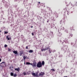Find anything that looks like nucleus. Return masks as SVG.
Returning <instances> with one entry per match:
<instances>
[{
	"instance_id": "obj_14",
	"label": "nucleus",
	"mask_w": 77,
	"mask_h": 77,
	"mask_svg": "<svg viewBox=\"0 0 77 77\" xmlns=\"http://www.w3.org/2000/svg\"><path fill=\"white\" fill-rule=\"evenodd\" d=\"M32 75H33V76H35V77H36V74H35L34 73H32Z\"/></svg>"
},
{
	"instance_id": "obj_23",
	"label": "nucleus",
	"mask_w": 77,
	"mask_h": 77,
	"mask_svg": "<svg viewBox=\"0 0 77 77\" xmlns=\"http://www.w3.org/2000/svg\"><path fill=\"white\" fill-rule=\"evenodd\" d=\"M73 76L74 77H75L76 76V75L74 74L73 75Z\"/></svg>"
},
{
	"instance_id": "obj_6",
	"label": "nucleus",
	"mask_w": 77,
	"mask_h": 77,
	"mask_svg": "<svg viewBox=\"0 0 77 77\" xmlns=\"http://www.w3.org/2000/svg\"><path fill=\"white\" fill-rule=\"evenodd\" d=\"M64 41L66 43H67L68 42V40L67 38H66L65 40H64Z\"/></svg>"
},
{
	"instance_id": "obj_38",
	"label": "nucleus",
	"mask_w": 77,
	"mask_h": 77,
	"mask_svg": "<svg viewBox=\"0 0 77 77\" xmlns=\"http://www.w3.org/2000/svg\"><path fill=\"white\" fill-rule=\"evenodd\" d=\"M31 28H32L33 27L32 26H31Z\"/></svg>"
},
{
	"instance_id": "obj_2",
	"label": "nucleus",
	"mask_w": 77,
	"mask_h": 77,
	"mask_svg": "<svg viewBox=\"0 0 77 77\" xmlns=\"http://www.w3.org/2000/svg\"><path fill=\"white\" fill-rule=\"evenodd\" d=\"M5 63H6L4 62H2V63L0 64V66L2 67H3V66H4V64Z\"/></svg>"
},
{
	"instance_id": "obj_16",
	"label": "nucleus",
	"mask_w": 77,
	"mask_h": 77,
	"mask_svg": "<svg viewBox=\"0 0 77 77\" xmlns=\"http://www.w3.org/2000/svg\"><path fill=\"white\" fill-rule=\"evenodd\" d=\"M13 76H14V77H16L17 76V74H14V75H13Z\"/></svg>"
},
{
	"instance_id": "obj_9",
	"label": "nucleus",
	"mask_w": 77,
	"mask_h": 77,
	"mask_svg": "<svg viewBox=\"0 0 77 77\" xmlns=\"http://www.w3.org/2000/svg\"><path fill=\"white\" fill-rule=\"evenodd\" d=\"M41 64L42 65H42L43 66L45 65V62L44 61H43L42 62V63H41Z\"/></svg>"
},
{
	"instance_id": "obj_17",
	"label": "nucleus",
	"mask_w": 77,
	"mask_h": 77,
	"mask_svg": "<svg viewBox=\"0 0 77 77\" xmlns=\"http://www.w3.org/2000/svg\"><path fill=\"white\" fill-rule=\"evenodd\" d=\"M8 33V32H4L5 34H7Z\"/></svg>"
},
{
	"instance_id": "obj_40",
	"label": "nucleus",
	"mask_w": 77,
	"mask_h": 77,
	"mask_svg": "<svg viewBox=\"0 0 77 77\" xmlns=\"http://www.w3.org/2000/svg\"><path fill=\"white\" fill-rule=\"evenodd\" d=\"M0 32H2V31H0Z\"/></svg>"
},
{
	"instance_id": "obj_11",
	"label": "nucleus",
	"mask_w": 77,
	"mask_h": 77,
	"mask_svg": "<svg viewBox=\"0 0 77 77\" xmlns=\"http://www.w3.org/2000/svg\"><path fill=\"white\" fill-rule=\"evenodd\" d=\"M73 26H71V27H70V29H71V30H74V29H73Z\"/></svg>"
},
{
	"instance_id": "obj_42",
	"label": "nucleus",
	"mask_w": 77,
	"mask_h": 77,
	"mask_svg": "<svg viewBox=\"0 0 77 77\" xmlns=\"http://www.w3.org/2000/svg\"><path fill=\"white\" fill-rule=\"evenodd\" d=\"M64 77H67V76H64Z\"/></svg>"
},
{
	"instance_id": "obj_47",
	"label": "nucleus",
	"mask_w": 77,
	"mask_h": 77,
	"mask_svg": "<svg viewBox=\"0 0 77 77\" xmlns=\"http://www.w3.org/2000/svg\"><path fill=\"white\" fill-rule=\"evenodd\" d=\"M59 36H60V35H59Z\"/></svg>"
},
{
	"instance_id": "obj_25",
	"label": "nucleus",
	"mask_w": 77,
	"mask_h": 77,
	"mask_svg": "<svg viewBox=\"0 0 77 77\" xmlns=\"http://www.w3.org/2000/svg\"><path fill=\"white\" fill-rule=\"evenodd\" d=\"M51 70H52V71H55V70H54V69H51Z\"/></svg>"
},
{
	"instance_id": "obj_1",
	"label": "nucleus",
	"mask_w": 77,
	"mask_h": 77,
	"mask_svg": "<svg viewBox=\"0 0 77 77\" xmlns=\"http://www.w3.org/2000/svg\"><path fill=\"white\" fill-rule=\"evenodd\" d=\"M37 66L38 68H40L42 66V62L41 61H40L38 62V63L37 64Z\"/></svg>"
},
{
	"instance_id": "obj_20",
	"label": "nucleus",
	"mask_w": 77,
	"mask_h": 77,
	"mask_svg": "<svg viewBox=\"0 0 77 77\" xmlns=\"http://www.w3.org/2000/svg\"><path fill=\"white\" fill-rule=\"evenodd\" d=\"M72 34H70V36H71V37H72Z\"/></svg>"
},
{
	"instance_id": "obj_32",
	"label": "nucleus",
	"mask_w": 77,
	"mask_h": 77,
	"mask_svg": "<svg viewBox=\"0 0 77 77\" xmlns=\"http://www.w3.org/2000/svg\"><path fill=\"white\" fill-rule=\"evenodd\" d=\"M46 50V48H45L43 50V51H45Z\"/></svg>"
},
{
	"instance_id": "obj_34",
	"label": "nucleus",
	"mask_w": 77,
	"mask_h": 77,
	"mask_svg": "<svg viewBox=\"0 0 77 77\" xmlns=\"http://www.w3.org/2000/svg\"><path fill=\"white\" fill-rule=\"evenodd\" d=\"M32 36L34 35V34L33 33H32Z\"/></svg>"
},
{
	"instance_id": "obj_15",
	"label": "nucleus",
	"mask_w": 77,
	"mask_h": 77,
	"mask_svg": "<svg viewBox=\"0 0 77 77\" xmlns=\"http://www.w3.org/2000/svg\"><path fill=\"white\" fill-rule=\"evenodd\" d=\"M11 76H14V73L11 72Z\"/></svg>"
},
{
	"instance_id": "obj_35",
	"label": "nucleus",
	"mask_w": 77,
	"mask_h": 77,
	"mask_svg": "<svg viewBox=\"0 0 77 77\" xmlns=\"http://www.w3.org/2000/svg\"><path fill=\"white\" fill-rule=\"evenodd\" d=\"M2 61V59L0 58V62Z\"/></svg>"
},
{
	"instance_id": "obj_13",
	"label": "nucleus",
	"mask_w": 77,
	"mask_h": 77,
	"mask_svg": "<svg viewBox=\"0 0 77 77\" xmlns=\"http://www.w3.org/2000/svg\"><path fill=\"white\" fill-rule=\"evenodd\" d=\"M38 72H37L36 73V74H35V75H36V77H38Z\"/></svg>"
},
{
	"instance_id": "obj_21",
	"label": "nucleus",
	"mask_w": 77,
	"mask_h": 77,
	"mask_svg": "<svg viewBox=\"0 0 77 77\" xmlns=\"http://www.w3.org/2000/svg\"><path fill=\"white\" fill-rule=\"evenodd\" d=\"M26 57H25V56H24L23 57L24 60H25V59H26Z\"/></svg>"
},
{
	"instance_id": "obj_31",
	"label": "nucleus",
	"mask_w": 77,
	"mask_h": 77,
	"mask_svg": "<svg viewBox=\"0 0 77 77\" xmlns=\"http://www.w3.org/2000/svg\"><path fill=\"white\" fill-rule=\"evenodd\" d=\"M11 68H12V67H11V66H10V67H9V68L10 69H11Z\"/></svg>"
},
{
	"instance_id": "obj_28",
	"label": "nucleus",
	"mask_w": 77,
	"mask_h": 77,
	"mask_svg": "<svg viewBox=\"0 0 77 77\" xmlns=\"http://www.w3.org/2000/svg\"><path fill=\"white\" fill-rule=\"evenodd\" d=\"M26 49H28V46H26Z\"/></svg>"
},
{
	"instance_id": "obj_30",
	"label": "nucleus",
	"mask_w": 77,
	"mask_h": 77,
	"mask_svg": "<svg viewBox=\"0 0 77 77\" xmlns=\"http://www.w3.org/2000/svg\"><path fill=\"white\" fill-rule=\"evenodd\" d=\"M57 14V16L56 17V18L57 17H58V14Z\"/></svg>"
},
{
	"instance_id": "obj_4",
	"label": "nucleus",
	"mask_w": 77,
	"mask_h": 77,
	"mask_svg": "<svg viewBox=\"0 0 77 77\" xmlns=\"http://www.w3.org/2000/svg\"><path fill=\"white\" fill-rule=\"evenodd\" d=\"M45 75V73L43 72H41V73L39 74V76H42L44 75Z\"/></svg>"
},
{
	"instance_id": "obj_44",
	"label": "nucleus",
	"mask_w": 77,
	"mask_h": 77,
	"mask_svg": "<svg viewBox=\"0 0 77 77\" xmlns=\"http://www.w3.org/2000/svg\"><path fill=\"white\" fill-rule=\"evenodd\" d=\"M63 43H62V44H63Z\"/></svg>"
},
{
	"instance_id": "obj_5",
	"label": "nucleus",
	"mask_w": 77,
	"mask_h": 77,
	"mask_svg": "<svg viewBox=\"0 0 77 77\" xmlns=\"http://www.w3.org/2000/svg\"><path fill=\"white\" fill-rule=\"evenodd\" d=\"M15 70L17 71L18 72H19V71L20 70V68H15Z\"/></svg>"
},
{
	"instance_id": "obj_36",
	"label": "nucleus",
	"mask_w": 77,
	"mask_h": 77,
	"mask_svg": "<svg viewBox=\"0 0 77 77\" xmlns=\"http://www.w3.org/2000/svg\"><path fill=\"white\" fill-rule=\"evenodd\" d=\"M6 38H7V39H8V36H6Z\"/></svg>"
},
{
	"instance_id": "obj_29",
	"label": "nucleus",
	"mask_w": 77,
	"mask_h": 77,
	"mask_svg": "<svg viewBox=\"0 0 77 77\" xmlns=\"http://www.w3.org/2000/svg\"><path fill=\"white\" fill-rule=\"evenodd\" d=\"M8 40H10V38H7Z\"/></svg>"
},
{
	"instance_id": "obj_46",
	"label": "nucleus",
	"mask_w": 77,
	"mask_h": 77,
	"mask_svg": "<svg viewBox=\"0 0 77 77\" xmlns=\"http://www.w3.org/2000/svg\"><path fill=\"white\" fill-rule=\"evenodd\" d=\"M12 68H13V66L12 67Z\"/></svg>"
},
{
	"instance_id": "obj_18",
	"label": "nucleus",
	"mask_w": 77,
	"mask_h": 77,
	"mask_svg": "<svg viewBox=\"0 0 77 77\" xmlns=\"http://www.w3.org/2000/svg\"><path fill=\"white\" fill-rule=\"evenodd\" d=\"M46 50H48V49L49 50H50V49H49V48H45Z\"/></svg>"
},
{
	"instance_id": "obj_19",
	"label": "nucleus",
	"mask_w": 77,
	"mask_h": 77,
	"mask_svg": "<svg viewBox=\"0 0 77 77\" xmlns=\"http://www.w3.org/2000/svg\"><path fill=\"white\" fill-rule=\"evenodd\" d=\"M8 47V45H5V46H4V47L5 48H6V47Z\"/></svg>"
},
{
	"instance_id": "obj_10",
	"label": "nucleus",
	"mask_w": 77,
	"mask_h": 77,
	"mask_svg": "<svg viewBox=\"0 0 77 77\" xmlns=\"http://www.w3.org/2000/svg\"><path fill=\"white\" fill-rule=\"evenodd\" d=\"M29 53H32L33 52V50H29Z\"/></svg>"
},
{
	"instance_id": "obj_45",
	"label": "nucleus",
	"mask_w": 77,
	"mask_h": 77,
	"mask_svg": "<svg viewBox=\"0 0 77 77\" xmlns=\"http://www.w3.org/2000/svg\"><path fill=\"white\" fill-rule=\"evenodd\" d=\"M24 64H25V63H24Z\"/></svg>"
},
{
	"instance_id": "obj_43",
	"label": "nucleus",
	"mask_w": 77,
	"mask_h": 77,
	"mask_svg": "<svg viewBox=\"0 0 77 77\" xmlns=\"http://www.w3.org/2000/svg\"><path fill=\"white\" fill-rule=\"evenodd\" d=\"M44 21H43V23H44Z\"/></svg>"
},
{
	"instance_id": "obj_26",
	"label": "nucleus",
	"mask_w": 77,
	"mask_h": 77,
	"mask_svg": "<svg viewBox=\"0 0 77 77\" xmlns=\"http://www.w3.org/2000/svg\"><path fill=\"white\" fill-rule=\"evenodd\" d=\"M23 75H26V73H23Z\"/></svg>"
},
{
	"instance_id": "obj_41",
	"label": "nucleus",
	"mask_w": 77,
	"mask_h": 77,
	"mask_svg": "<svg viewBox=\"0 0 77 77\" xmlns=\"http://www.w3.org/2000/svg\"><path fill=\"white\" fill-rule=\"evenodd\" d=\"M48 22V20L47 21V22Z\"/></svg>"
},
{
	"instance_id": "obj_33",
	"label": "nucleus",
	"mask_w": 77,
	"mask_h": 77,
	"mask_svg": "<svg viewBox=\"0 0 77 77\" xmlns=\"http://www.w3.org/2000/svg\"><path fill=\"white\" fill-rule=\"evenodd\" d=\"M49 51L50 52L49 53H51V51L50 50V49H49Z\"/></svg>"
},
{
	"instance_id": "obj_24",
	"label": "nucleus",
	"mask_w": 77,
	"mask_h": 77,
	"mask_svg": "<svg viewBox=\"0 0 77 77\" xmlns=\"http://www.w3.org/2000/svg\"><path fill=\"white\" fill-rule=\"evenodd\" d=\"M23 51H21V52H20V54H23Z\"/></svg>"
},
{
	"instance_id": "obj_3",
	"label": "nucleus",
	"mask_w": 77,
	"mask_h": 77,
	"mask_svg": "<svg viewBox=\"0 0 77 77\" xmlns=\"http://www.w3.org/2000/svg\"><path fill=\"white\" fill-rule=\"evenodd\" d=\"M31 64H32V65H31L33 67H36V63H31Z\"/></svg>"
},
{
	"instance_id": "obj_12",
	"label": "nucleus",
	"mask_w": 77,
	"mask_h": 77,
	"mask_svg": "<svg viewBox=\"0 0 77 77\" xmlns=\"http://www.w3.org/2000/svg\"><path fill=\"white\" fill-rule=\"evenodd\" d=\"M26 64H27V65H32V64H31V63H29V62H26Z\"/></svg>"
},
{
	"instance_id": "obj_22",
	"label": "nucleus",
	"mask_w": 77,
	"mask_h": 77,
	"mask_svg": "<svg viewBox=\"0 0 77 77\" xmlns=\"http://www.w3.org/2000/svg\"><path fill=\"white\" fill-rule=\"evenodd\" d=\"M11 50V49H9V48H8V51H9Z\"/></svg>"
},
{
	"instance_id": "obj_39",
	"label": "nucleus",
	"mask_w": 77,
	"mask_h": 77,
	"mask_svg": "<svg viewBox=\"0 0 77 77\" xmlns=\"http://www.w3.org/2000/svg\"><path fill=\"white\" fill-rule=\"evenodd\" d=\"M70 38H71L70 37H68V38H69V39Z\"/></svg>"
},
{
	"instance_id": "obj_7",
	"label": "nucleus",
	"mask_w": 77,
	"mask_h": 77,
	"mask_svg": "<svg viewBox=\"0 0 77 77\" xmlns=\"http://www.w3.org/2000/svg\"><path fill=\"white\" fill-rule=\"evenodd\" d=\"M13 52L15 54H18V52L17 51H13Z\"/></svg>"
},
{
	"instance_id": "obj_8",
	"label": "nucleus",
	"mask_w": 77,
	"mask_h": 77,
	"mask_svg": "<svg viewBox=\"0 0 77 77\" xmlns=\"http://www.w3.org/2000/svg\"><path fill=\"white\" fill-rule=\"evenodd\" d=\"M40 2H38V8H39L41 6V5L40 4Z\"/></svg>"
},
{
	"instance_id": "obj_37",
	"label": "nucleus",
	"mask_w": 77,
	"mask_h": 77,
	"mask_svg": "<svg viewBox=\"0 0 77 77\" xmlns=\"http://www.w3.org/2000/svg\"><path fill=\"white\" fill-rule=\"evenodd\" d=\"M22 55V54L20 53V56H21Z\"/></svg>"
},
{
	"instance_id": "obj_27",
	"label": "nucleus",
	"mask_w": 77,
	"mask_h": 77,
	"mask_svg": "<svg viewBox=\"0 0 77 77\" xmlns=\"http://www.w3.org/2000/svg\"><path fill=\"white\" fill-rule=\"evenodd\" d=\"M62 29L63 30H64V29H65L64 27H62Z\"/></svg>"
}]
</instances>
